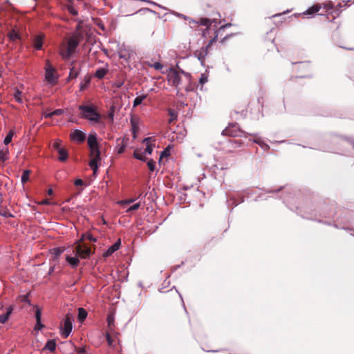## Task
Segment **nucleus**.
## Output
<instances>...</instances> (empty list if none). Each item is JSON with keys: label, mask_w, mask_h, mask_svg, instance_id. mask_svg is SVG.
I'll use <instances>...</instances> for the list:
<instances>
[{"label": "nucleus", "mask_w": 354, "mask_h": 354, "mask_svg": "<svg viewBox=\"0 0 354 354\" xmlns=\"http://www.w3.org/2000/svg\"><path fill=\"white\" fill-rule=\"evenodd\" d=\"M12 311L13 307L12 306L6 308V312L2 315H0V324H5L10 318Z\"/></svg>", "instance_id": "4468645a"}, {"label": "nucleus", "mask_w": 354, "mask_h": 354, "mask_svg": "<svg viewBox=\"0 0 354 354\" xmlns=\"http://www.w3.org/2000/svg\"><path fill=\"white\" fill-rule=\"evenodd\" d=\"M88 239L90 241L95 242L97 241L96 238H95L92 234H84L82 237V240Z\"/></svg>", "instance_id": "f704fd0d"}, {"label": "nucleus", "mask_w": 354, "mask_h": 354, "mask_svg": "<svg viewBox=\"0 0 354 354\" xmlns=\"http://www.w3.org/2000/svg\"><path fill=\"white\" fill-rule=\"evenodd\" d=\"M87 315V312L85 309H84L83 308H78L77 318L79 322H82L86 318Z\"/></svg>", "instance_id": "4be33fe9"}, {"label": "nucleus", "mask_w": 354, "mask_h": 354, "mask_svg": "<svg viewBox=\"0 0 354 354\" xmlns=\"http://www.w3.org/2000/svg\"><path fill=\"white\" fill-rule=\"evenodd\" d=\"M152 66L156 69V70H160L162 68V65L161 63L160 62H156L154 63Z\"/></svg>", "instance_id": "49530a36"}, {"label": "nucleus", "mask_w": 354, "mask_h": 354, "mask_svg": "<svg viewBox=\"0 0 354 354\" xmlns=\"http://www.w3.org/2000/svg\"><path fill=\"white\" fill-rule=\"evenodd\" d=\"M43 35H36L33 39V46L37 50H39L42 47Z\"/></svg>", "instance_id": "a211bd4d"}, {"label": "nucleus", "mask_w": 354, "mask_h": 354, "mask_svg": "<svg viewBox=\"0 0 354 354\" xmlns=\"http://www.w3.org/2000/svg\"><path fill=\"white\" fill-rule=\"evenodd\" d=\"M64 8L73 15H77V6L80 0H65Z\"/></svg>", "instance_id": "423d86ee"}, {"label": "nucleus", "mask_w": 354, "mask_h": 354, "mask_svg": "<svg viewBox=\"0 0 354 354\" xmlns=\"http://www.w3.org/2000/svg\"><path fill=\"white\" fill-rule=\"evenodd\" d=\"M169 114H170V117H171L170 120H169V122H171L172 121H174V120L176 119V115L172 111H170Z\"/></svg>", "instance_id": "09e8293b"}, {"label": "nucleus", "mask_w": 354, "mask_h": 354, "mask_svg": "<svg viewBox=\"0 0 354 354\" xmlns=\"http://www.w3.org/2000/svg\"><path fill=\"white\" fill-rule=\"evenodd\" d=\"M13 97L17 102H19L20 104L23 103V102H24L23 94H22V92L19 88H15L14 89Z\"/></svg>", "instance_id": "6ab92c4d"}, {"label": "nucleus", "mask_w": 354, "mask_h": 354, "mask_svg": "<svg viewBox=\"0 0 354 354\" xmlns=\"http://www.w3.org/2000/svg\"><path fill=\"white\" fill-rule=\"evenodd\" d=\"M74 252H75V254L81 259H87L92 254L91 248L84 243L82 242V241L76 243L74 248Z\"/></svg>", "instance_id": "7ed1b4c3"}, {"label": "nucleus", "mask_w": 354, "mask_h": 354, "mask_svg": "<svg viewBox=\"0 0 354 354\" xmlns=\"http://www.w3.org/2000/svg\"><path fill=\"white\" fill-rule=\"evenodd\" d=\"M77 76H78V71L77 70H75L74 68H71L70 73H69L68 79L69 80L75 79Z\"/></svg>", "instance_id": "473e14b6"}, {"label": "nucleus", "mask_w": 354, "mask_h": 354, "mask_svg": "<svg viewBox=\"0 0 354 354\" xmlns=\"http://www.w3.org/2000/svg\"><path fill=\"white\" fill-rule=\"evenodd\" d=\"M77 354H86L84 347H75Z\"/></svg>", "instance_id": "a19ab883"}, {"label": "nucleus", "mask_w": 354, "mask_h": 354, "mask_svg": "<svg viewBox=\"0 0 354 354\" xmlns=\"http://www.w3.org/2000/svg\"><path fill=\"white\" fill-rule=\"evenodd\" d=\"M168 155H169V152H168L167 150H165V151H164L162 153V154H161V157H162L163 156H168Z\"/></svg>", "instance_id": "6e6d98bb"}, {"label": "nucleus", "mask_w": 354, "mask_h": 354, "mask_svg": "<svg viewBox=\"0 0 354 354\" xmlns=\"http://www.w3.org/2000/svg\"><path fill=\"white\" fill-rule=\"evenodd\" d=\"M122 84H123V82H117V83H116V86H117L118 88H120V87H121V86H122Z\"/></svg>", "instance_id": "4d7b16f0"}, {"label": "nucleus", "mask_w": 354, "mask_h": 354, "mask_svg": "<svg viewBox=\"0 0 354 354\" xmlns=\"http://www.w3.org/2000/svg\"><path fill=\"white\" fill-rule=\"evenodd\" d=\"M107 322H108V328H109V330L111 332L113 328V326H114V319L111 316H109L107 317Z\"/></svg>", "instance_id": "2f4dec72"}, {"label": "nucleus", "mask_w": 354, "mask_h": 354, "mask_svg": "<svg viewBox=\"0 0 354 354\" xmlns=\"http://www.w3.org/2000/svg\"><path fill=\"white\" fill-rule=\"evenodd\" d=\"M8 149L6 147L0 151V161L4 162L8 159Z\"/></svg>", "instance_id": "a878e982"}, {"label": "nucleus", "mask_w": 354, "mask_h": 354, "mask_svg": "<svg viewBox=\"0 0 354 354\" xmlns=\"http://www.w3.org/2000/svg\"><path fill=\"white\" fill-rule=\"evenodd\" d=\"M118 54L120 58L127 60L131 57V50L129 48H125V46H122L121 47H120Z\"/></svg>", "instance_id": "9b49d317"}, {"label": "nucleus", "mask_w": 354, "mask_h": 354, "mask_svg": "<svg viewBox=\"0 0 354 354\" xmlns=\"http://www.w3.org/2000/svg\"><path fill=\"white\" fill-rule=\"evenodd\" d=\"M140 206V203H137L136 204H134L133 205L131 206L127 210V212H131V211H134V210H137Z\"/></svg>", "instance_id": "e433bc0d"}, {"label": "nucleus", "mask_w": 354, "mask_h": 354, "mask_svg": "<svg viewBox=\"0 0 354 354\" xmlns=\"http://www.w3.org/2000/svg\"><path fill=\"white\" fill-rule=\"evenodd\" d=\"M71 138L76 142H82L86 139V134L80 130H75L71 133Z\"/></svg>", "instance_id": "9d476101"}, {"label": "nucleus", "mask_w": 354, "mask_h": 354, "mask_svg": "<svg viewBox=\"0 0 354 354\" xmlns=\"http://www.w3.org/2000/svg\"><path fill=\"white\" fill-rule=\"evenodd\" d=\"M45 78L50 84H55L56 82L55 69L49 61H46Z\"/></svg>", "instance_id": "0eeeda50"}, {"label": "nucleus", "mask_w": 354, "mask_h": 354, "mask_svg": "<svg viewBox=\"0 0 354 354\" xmlns=\"http://www.w3.org/2000/svg\"><path fill=\"white\" fill-rule=\"evenodd\" d=\"M208 81V75L206 73H202L200 77L199 82L203 85Z\"/></svg>", "instance_id": "72a5a7b5"}, {"label": "nucleus", "mask_w": 354, "mask_h": 354, "mask_svg": "<svg viewBox=\"0 0 354 354\" xmlns=\"http://www.w3.org/2000/svg\"><path fill=\"white\" fill-rule=\"evenodd\" d=\"M168 81L172 86L178 88L181 82V77L176 71L171 70L168 74Z\"/></svg>", "instance_id": "6e6552de"}, {"label": "nucleus", "mask_w": 354, "mask_h": 354, "mask_svg": "<svg viewBox=\"0 0 354 354\" xmlns=\"http://www.w3.org/2000/svg\"><path fill=\"white\" fill-rule=\"evenodd\" d=\"M89 83H90L89 79H87L84 82H82L80 84V91H82L84 89H85V88L87 87V86L88 85Z\"/></svg>", "instance_id": "c9c22d12"}, {"label": "nucleus", "mask_w": 354, "mask_h": 354, "mask_svg": "<svg viewBox=\"0 0 354 354\" xmlns=\"http://www.w3.org/2000/svg\"><path fill=\"white\" fill-rule=\"evenodd\" d=\"M145 154H147V153H145V151H141L140 150H136L133 153V156L136 159H138V160H140L142 161H145L146 160Z\"/></svg>", "instance_id": "5701e85b"}, {"label": "nucleus", "mask_w": 354, "mask_h": 354, "mask_svg": "<svg viewBox=\"0 0 354 354\" xmlns=\"http://www.w3.org/2000/svg\"><path fill=\"white\" fill-rule=\"evenodd\" d=\"M66 260L73 268L77 267L80 263L78 258L76 257H71L66 256Z\"/></svg>", "instance_id": "412c9836"}, {"label": "nucleus", "mask_w": 354, "mask_h": 354, "mask_svg": "<svg viewBox=\"0 0 354 354\" xmlns=\"http://www.w3.org/2000/svg\"><path fill=\"white\" fill-rule=\"evenodd\" d=\"M18 299L21 302H28L29 304H30V301L28 300V295H21L18 297Z\"/></svg>", "instance_id": "4c0bfd02"}, {"label": "nucleus", "mask_w": 354, "mask_h": 354, "mask_svg": "<svg viewBox=\"0 0 354 354\" xmlns=\"http://www.w3.org/2000/svg\"><path fill=\"white\" fill-rule=\"evenodd\" d=\"M134 201H135V199L131 198V199H129V200L120 201L118 202V203L120 204V205L129 204V203H133Z\"/></svg>", "instance_id": "a18cd8bd"}, {"label": "nucleus", "mask_w": 354, "mask_h": 354, "mask_svg": "<svg viewBox=\"0 0 354 354\" xmlns=\"http://www.w3.org/2000/svg\"><path fill=\"white\" fill-rule=\"evenodd\" d=\"M88 146L89 149L99 147V142L97 141V134L95 133H90L87 139Z\"/></svg>", "instance_id": "1a4fd4ad"}, {"label": "nucleus", "mask_w": 354, "mask_h": 354, "mask_svg": "<svg viewBox=\"0 0 354 354\" xmlns=\"http://www.w3.org/2000/svg\"><path fill=\"white\" fill-rule=\"evenodd\" d=\"M147 165H148L149 169H150L151 171H154V169H155V163H154V162L152 160H149L147 162Z\"/></svg>", "instance_id": "37998d69"}, {"label": "nucleus", "mask_w": 354, "mask_h": 354, "mask_svg": "<svg viewBox=\"0 0 354 354\" xmlns=\"http://www.w3.org/2000/svg\"><path fill=\"white\" fill-rule=\"evenodd\" d=\"M106 340H107V342H108V344L111 346H113V339L111 337V335L110 334V331L109 332H107L106 333Z\"/></svg>", "instance_id": "ea45409f"}, {"label": "nucleus", "mask_w": 354, "mask_h": 354, "mask_svg": "<svg viewBox=\"0 0 354 354\" xmlns=\"http://www.w3.org/2000/svg\"><path fill=\"white\" fill-rule=\"evenodd\" d=\"M147 95H142L137 96L133 101V107H136V106L140 105L142 102V101L147 98Z\"/></svg>", "instance_id": "393cba45"}, {"label": "nucleus", "mask_w": 354, "mask_h": 354, "mask_svg": "<svg viewBox=\"0 0 354 354\" xmlns=\"http://www.w3.org/2000/svg\"><path fill=\"white\" fill-rule=\"evenodd\" d=\"M90 156L91 160L89 162V165L93 171V174L95 175L98 169V165L101 161L100 151L99 147L93 148V149H90Z\"/></svg>", "instance_id": "20e7f679"}, {"label": "nucleus", "mask_w": 354, "mask_h": 354, "mask_svg": "<svg viewBox=\"0 0 354 354\" xmlns=\"http://www.w3.org/2000/svg\"><path fill=\"white\" fill-rule=\"evenodd\" d=\"M14 133H15V132L12 130H10L9 131V133H8V135L6 136V137L5 138L4 141H3L4 144L6 145H8L12 141V138L13 137Z\"/></svg>", "instance_id": "c85d7f7f"}, {"label": "nucleus", "mask_w": 354, "mask_h": 354, "mask_svg": "<svg viewBox=\"0 0 354 354\" xmlns=\"http://www.w3.org/2000/svg\"><path fill=\"white\" fill-rule=\"evenodd\" d=\"M0 214L4 217L12 216L10 212L3 208L0 209Z\"/></svg>", "instance_id": "58836bf2"}, {"label": "nucleus", "mask_w": 354, "mask_h": 354, "mask_svg": "<svg viewBox=\"0 0 354 354\" xmlns=\"http://www.w3.org/2000/svg\"><path fill=\"white\" fill-rule=\"evenodd\" d=\"M217 37H218V34H216V35L213 37V39L209 41V44L207 45V47L210 46L213 44V42H214V41L216 40Z\"/></svg>", "instance_id": "864d4df0"}, {"label": "nucleus", "mask_w": 354, "mask_h": 354, "mask_svg": "<svg viewBox=\"0 0 354 354\" xmlns=\"http://www.w3.org/2000/svg\"><path fill=\"white\" fill-rule=\"evenodd\" d=\"M41 310L39 308H37V310L35 312V318H36L37 323L35 326V330H39L44 327V326L41 322Z\"/></svg>", "instance_id": "dca6fc26"}, {"label": "nucleus", "mask_w": 354, "mask_h": 354, "mask_svg": "<svg viewBox=\"0 0 354 354\" xmlns=\"http://www.w3.org/2000/svg\"><path fill=\"white\" fill-rule=\"evenodd\" d=\"M83 39L81 32L74 33L66 44H62L59 48V53L63 59H68L77 51V47Z\"/></svg>", "instance_id": "f257e3e1"}, {"label": "nucleus", "mask_w": 354, "mask_h": 354, "mask_svg": "<svg viewBox=\"0 0 354 354\" xmlns=\"http://www.w3.org/2000/svg\"><path fill=\"white\" fill-rule=\"evenodd\" d=\"M126 149V145L124 144H122L120 146L118 147L117 152L118 153L120 154L122 153Z\"/></svg>", "instance_id": "79ce46f5"}, {"label": "nucleus", "mask_w": 354, "mask_h": 354, "mask_svg": "<svg viewBox=\"0 0 354 354\" xmlns=\"http://www.w3.org/2000/svg\"><path fill=\"white\" fill-rule=\"evenodd\" d=\"M60 145H61V142L59 140H56L54 141L53 144V147L56 149L57 151H59V149H62L60 147Z\"/></svg>", "instance_id": "c03bdc74"}, {"label": "nucleus", "mask_w": 354, "mask_h": 354, "mask_svg": "<svg viewBox=\"0 0 354 354\" xmlns=\"http://www.w3.org/2000/svg\"><path fill=\"white\" fill-rule=\"evenodd\" d=\"M192 22L198 24V25L207 26V28H210L213 23H216L215 20L211 21L210 19L207 18L201 19L198 22H196L194 19H190L189 23Z\"/></svg>", "instance_id": "2eb2a0df"}, {"label": "nucleus", "mask_w": 354, "mask_h": 354, "mask_svg": "<svg viewBox=\"0 0 354 354\" xmlns=\"http://www.w3.org/2000/svg\"><path fill=\"white\" fill-rule=\"evenodd\" d=\"M53 194V190L52 189H49L48 190V195H52Z\"/></svg>", "instance_id": "052dcab7"}, {"label": "nucleus", "mask_w": 354, "mask_h": 354, "mask_svg": "<svg viewBox=\"0 0 354 354\" xmlns=\"http://www.w3.org/2000/svg\"><path fill=\"white\" fill-rule=\"evenodd\" d=\"M58 153L59 155V160L60 161H65L68 158V153L64 149H59Z\"/></svg>", "instance_id": "b1692460"}, {"label": "nucleus", "mask_w": 354, "mask_h": 354, "mask_svg": "<svg viewBox=\"0 0 354 354\" xmlns=\"http://www.w3.org/2000/svg\"><path fill=\"white\" fill-rule=\"evenodd\" d=\"M143 142L146 145V149L145 153L151 154L155 147V144L153 143L151 138H146L144 139Z\"/></svg>", "instance_id": "f8f14e48"}, {"label": "nucleus", "mask_w": 354, "mask_h": 354, "mask_svg": "<svg viewBox=\"0 0 354 354\" xmlns=\"http://www.w3.org/2000/svg\"><path fill=\"white\" fill-rule=\"evenodd\" d=\"M64 111L63 109H56L53 111L54 115H62Z\"/></svg>", "instance_id": "de8ad7c7"}, {"label": "nucleus", "mask_w": 354, "mask_h": 354, "mask_svg": "<svg viewBox=\"0 0 354 354\" xmlns=\"http://www.w3.org/2000/svg\"><path fill=\"white\" fill-rule=\"evenodd\" d=\"M9 38L12 41H16L17 39H20V35L19 33H17L15 30H12L9 34H8Z\"/></svg>", "instance_id": "cd10ccee"}, {"label": "nucleus", "mask_w": 354, "mask_h": 354, "mask_svg": "<svg viewBox=\"0 0 354 354\" xmlns=\"http://www.w3.org/2000/svg\"><path fill=\"white\" fill-rule=\"evenodd\" d=\"M83 184H84V182L81 179H77V180H75V185L76 186L82 185Z\"/></svg>", "instance_id": "8fccbe9b"}, {"label": "nucleus", "mask_w": 354, "mask_h": 354, "mask_svg": "<svg viewBox=\"0 0 354 354\" xmlns=\"http://www.w3.org/2000/svg\"><path fill=\"white\" fill-rule=\"evenodd\" d=\"M50 203L48 199L43 200L41 201L40 204L41 205H49Z\"/></svg>", "instance_id": "5fc2aeb1"}, {"label": "nucleus", "mask_w": 354, "mask_h": 354, "mask_svg": "<svg viewBox=\"0 0 354 354\" xmlns=\"http://www.w3.org/2000/svg\"><path fill=\"white\" fill-rule=\"evenodd\" d=\"M115 110H116V106L114 104H112L111 109L108 114V116L111 122H113L114 113H115Z\"/></svg>", "instance_id": "7c9ffc66"}, {"label": "nucleus", "mask_w": 354, "mask_h": 354, "mask_svg": "<svg viewBox=\"0 0 354 354\" xmlns=\"http://www.w3.org/2000/svg\"><path fill=\"white\" fill-rule=\"evenodd\" d=\"M43 115L45 118H52L54 115L53 111L50 113H44Z\"/></svg>", "instance_id": "3c124183"}, {"label": "nucleus", "mask_w": 354, "mask_h": 354, "mask_svg": "<svg viewBox=\"0 0 354 354\" xmlns=\"http://www.w3.org/2000/svg\"><path fill=\"white\" fill-rule=\"evenodd\" d=\"M30 171L29 170H24L21 176V183H25L29 180V175Z\"/></svg>", "instance_id": "c756f323"}, {"label": "nucleus", "mask_w": 354, "mask_h": 354, "mask_svg": "<svg viewBox=\"0 0 354 354\" xmlns=\"http://www.w3.org/2000/svg\"><path fill=\"white\" fill-rule=\"evenodd\" d=\"M73 319L72 316H71L69 314H67L64 321V327L62 333V336L64 338L68 337L70 335L73 328Z\"/></svg>", "instance_id": "39448f33"}, {"label": "nucleus", "mask_w": 354, "mask_h": 354, "mask_svg": "<svg viewBox=\"0 0 354 354\" xmlns=\"http://www.w3.org/2000/svg\"><path fill=\"white\" fill-rule=\"evenodd\" d=\"M108 71V65H106V67L99 68L95 71V77L98 79H102L107 74Z\"/></svg>", "instance_id": "f3484780"}, {"label": "nucleus", "mask_w": 354, "mask_h": 354, "mask_svg": "<svg viewBox=\"0 0 354 354\" xmlns=\"http://www.w3.org/2000/svg\"><path fill=\"white\" fill-rule=\"evenodd\" d=\"M207 33H208V30H207H207H204V31H203V37H205L207 36Z\"/></svg>", "instance_id": "bf43d9fd"}, {"label": "nucleus", "mask_w": 354, "mask_h": 354, "mask_svg": "<svg viewBox=\"0 0 354 354\" xmlns=\"http://www.w3.org/2000/svg\"><path fill=\"white\" fill-rule=\"evenodd\" d=\"M79 109L82 111V117L91 122H99L100 115L97 113L92 106L80 105Z\"/></svg>", "instance_id": "f03ea898"}, {"label": "nucleus", "mask_w": 354, "mask_h": 354, "mask_svg": "<svg viewBox=\"0 0 354 354\" xmlns=\"http://www.w3.org/2000/svg\"><path fill=\"white\" fill-rule=\"evenodd\" d=\"M230 26V24H227L224 25V26H221V27L219 28V30H221V29L225 28V27H228V26Z\"/></svg>", "instance_id": "13d9d810"}, {"label": "nucleus", "mask_w": 354, "mask_h": 354, "mask_svg": "<svg viewBox=\"0 0 354 354\" xmlns=\"http://www.w3.org/2000/svg\"><path fill=\"white\" fill-rule=\"evenodd\" d=\"M43 349H48L50 352H54L56 349V342L54 339L48 340Z\"/></svg>", "instance_id": "aec40b11"}, {"label": "nucleus", "mask_w": 354, "mask_h": 354, "mask_svg": "<svg viewBox=\"0 0 354 354\" xmlns=\"http://www.w3.org/2000/svg\"><path fill=\"white\" fill-rule=\"evenodd\" d=\"M53 250L57 256L59 255L62 252V250L60 248H55Z\"/></svg>", "instance_id": "603ef678"}, {"label": "nucleus", "mask_w": 354, "mask_h": 354, "mask_svg": "<svg viewBox=\"0 0 354 354\" xmlns=\"http://www.w3.org/2000/svg\"><path fill=\"white\" fill-rule=\"evenodd\" d=\"M319 10H320V6L315 5L313 6H312L311 8H310L309 9H308L306 11L305 14H306V15L314 14V13L317 12Z\"/></svg>", "instance_id": "bb28decb"}, {"label": "nucleus", "mask_w": 354, "mask_h": 354, "mask_svg": "<svg viewBox=\"0 0 354 354\" xmlns=\"http://www.w3.org/2000/svg\"><path fill=\"white\" fill-rule=\"evenodd\" d=\"M120 239H118L114 244H113L108 248V250L104 253V256L109 257L111 255L113 252H115L120 248Z\"/></svg>", "instance_id": "ddd939ff"}]
</instances>
